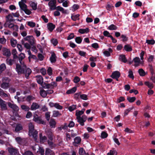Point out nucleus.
Returning a JSON list of instances; mask_svg holds the SVG:
<instances>
[{"label": "nucleus", "instance_id": "nucleus-1", "mask_svg": "<svg viewBox=\"0 0 155 155\" xmlns=\"http://www.w3.org/2000/svg\"><path fill=\"white\" fill-rule=\"evenodd\" d=\"M83 111L77 110L76 111V115L77 116V119L78 122L82 126L84 125V122L87 119V117L85 115H83L81 117V115L83 114Z\"/></svg>", "mask_w": 155, "mask_h": 155}, {"label": "nucleus", "instance_id": "nucleus-2", "mask_svg": "<svg viewBox=\"0 0 155 155\" xmlns=\"http://www.w3.org/2000/svg\"><path fill=\"white\" fill-rule=\"evenodd\" d=\"M21 41V44L25 48H36L35 40L33 37V38H31L28 41V42H25L23 40H22Z\"/></svg>", "mask_w": 155, "mask_h": 155}, {"label": "nucleus", "instance_id": "nucleus-3", "mask_svg": "<svg viewBox=\"0 0 155 155\" xmlns=\"http://www.w3.org/2000/svg\"><path fill=\"white\" fill-rule=\"evenodd\" d=\"M29 134L30 136H32L35 141L37 139L38 132L35 130L34 125L31 123H30L28 124Z\"/></svg>", "mask_w": 155, "mask_h": 155}, {"label": "nucleus", "instance_id": "nucleus-4", "mask_svg": "<svg viewBox=\"0 0 155 155\" xmlns=\"http://www.w3.org/2000/svg\"><path fill=\"white\" fill-rule=\"evenodd\" d=\"M26 69V67L25 64H17L16 65V70L18 74L25 73V71Z\"/></svg>", "mask_w": 155, "mask_h": 155}, {"label": "nucleus", "instance_id": "nucleus-5", "mask_svg": "<svg viewBox=\"0 0 155 155\" xmlns=\"http://www.w3.org/2000/svg\"><path fill=\"white\" fill-rule=\"evenodd\" d=\"M133 61L135 63L134 66L137 67L140 64L143 65V61L140 60L139 57H136L133 59Z\"/></svg>", "mask_w": 155, "mask_h": 155}, {"label": "nucleus", "instance_id": "nucleus-6", "mask_svg": "<svg viewBox=\"0 0 155 155\" xmlns=\"http://www.w3.org/2000/svg\"><path fill=\"white\" fill-rule=\"evenodd\" d=\"M33 120L35 122L39 124H45V122L40 117H38L37 115H35L34 116Z\"/></svg>", "mask_w": 155, "mask_h": 155}, {"label": "nucleus", "instance_id": "nucleus-7", "mask_svg": "<svg viewBox=\"0 0 155 155\" xmlns=\"http://www.w3.org/2000/svg\"><path fill=\"white\" fill-rule=\"evenodd\" d=\"M0 106L2 110H5L7 109V103L1 98H0Z\"/></svg>", "mask_w": 155, "mask_h": 155}, {"label": "nucleus", "instance_id": "nucleus-8", "mask_svg": "<svg viewBox=\"0 0 155 155\" xmlns=\"http://www.w3.org/2000/svg\"><path fill=\"white\" fill-rule=\"evenodd\" d=\"M7 104L8 107L14 110L18 111L19 110L18 107L16 104L12 103L10 102L7 103Z\"/></svg>", "mask_w": 155, "mask_h": 155}, {"label": "nucleus", "instance_id": "nucleus-9", "mask_svg": "<svg viewBox=\"0 0 155 155\" xmlns=\"http://www.w3.org/2000/svg\"><path fill=\"white\" fill-rule=\"evenodd\" d=\"M120 73L117 71H114L112 73L111 77L113 78H115L118 81V78L120 77Z\"/></svg>", "mask_w": 155, "mask_h": 155}, {"label": "nucleus", "instance_id": "nucleus-10", "mask_svg": "<svg viewBox=\"0 0 155 155\" xmlns=\"http://www.w3.org/2000/svg\"><path fill=\"white\" fill-rule=\"evenodd\" d=\"M6 22L9 23L15 20L13 19V16L11 14H9L6 16Z\"/></svg>", "mask_w": 155, "mask_h": 155}, {"label": "nucleus", "instance_id": "nucleus-11", "mask_svg": "<svg viewBox=\"0 0 155 155\" xmlns=\"http://www.w3.org/2000/svg\"><path fill=\"white\" fill-rule=\"evenodd\" d=\"M35 78L38 83L41 85L43 82V79L41 75H37L35 77Z\"/></svg>", "mask_w": 155, "mask_h": 155}, {"label": "nucleus", "instance_id": "nucleus-12", "mask_svg": "<svg viewBox=\"0 0 155 155\" xmlns=\"http://www.w3.org/2000/svg\"><path fill=\"white\" fill-rule=\"evenodd\" d=\"M48 29L50 32H52L55 27V25L52 23H49L47 24Z\"/></svg>", "mask_w": 155, "mask_h": 155}, {"label": "nucleus", "instance_id": "nucleus-13", "mask_svg": "<svg viewBox=\"0 0 155 155\" xmlns=\"http://www.w3.org/2000/svg\"><path fill=\"white\" fill-rule=\"evenodd\" d=\"M31 72V70L29 68H27L25 71V73H23L25 75V77L27 78H28L29 76L30 75Z\"/></svg>", "mask_w": 155, "mask_h": 155}, {"label": "nucleus", "instance_id": "nucleus-14", "mask_svg": "<svg viewBox=\"0 0 155 155\" xmlns=\"http://www.w3.org/2000/svg\"><path fill=\"white\" fill-rule=\"evenodd\" d=\"M81 141V139L80 137H76L74 139V142L73 143L74 145L76 146L77 144H79L80 143Z\"/></svg>", "mask_w": 155, "mask_h": 155}, {"label": "nucleus", "instance_id": "nucleus-15", "mask_svg": "<svg viewBox=\"0 0 155 155\" xmlns=\"http://www.w3.org/2000/svg\"><path fill=\"white\" fill-rule=\"evenodd\" d=\"M1 87L4 89H7L9 87V84L8 82H3L1 84Z\"/></svg>", "mask_w": 155, "mask_h": 155}, {"label": "nucleus", "instance_id": "nucleus-16", "mask_svg": "<svg viewBox=\"0 0 155 155\" xmlns=\"http://www.w3.org/2000/svg\"><path fill=\"white\" fill-rule=\"evenodd\" d=\"M39 107V105L36 103H33L31 107V110H35L38 108Z\"/></svg>", "mask_w": 155, "mask_h": 155}, {"label": "nucleus", "instance_id": "nucleus-17", "mask_svg": "<svg viewBox=\"0 0 155 155\" xmlns=\"http://www.w3.org/2000/svg\"><path fill=\"white\" fill-rule=\"evenodd\" d=\"M49 123L50 126L51 127L54 128L55 127L56 122L54 119H51Z\"/></svg>", "mask_w": 155, "mask_h": 155}, {"label": "nucleus", "instance_id": "nucleus-18", "mask_svg": "<svg viewBox=\"0 0 155 155\" xmlns=\"http://www.w3.org/2000/svg\"><path fill=\"white\" fill-rule=\"evenodd\" d=\"M50 61L51 63H54L56 61V55L54 53H52L51 57L50 58Z\"/></svg>", "mask_w": 155, "mask_h": 155}, {"label": "nucleus", "instance_id": "nucleus-19", "mask_svg": "<svg viewBox=\"0 0 155 155\" xmlns=\"http://www.w3.org/2000/svg\"><path fill=\"white\" fill-rule=\"evenodd\" d=\"M8 150L9 153L12 154H15L17 153V150L12 148H8Z\"/></svg>", "mask_w": 155, "mask_h": 155}, {"label": "nucleus", "instance_id": "nucleus-20", "mask_svg": "<svg viewBox=\"0 0 155 155\" xmlns=\"http://www.w3.org/2000/svg\"><path fill=\"white\" fill-rule=\"evenodd\" d=\"M89 31V29L88 28H86L85 29H80L78 30L79 33L83 34L87 33Z\"/></svg>", "mask_w": 155, "mask_h": 155}, {"label": "nucleus", "instance_id": "nucleus-21", "mask_svg": "<svg viewBox=\"0 0 155 155\" xmlns=\"http://www.w3.org/2000/svg\"><path fill=\"white\" fill-rule=\"evenodd\" d=\"M15 140L17 143L20 144H22L25 141V139L24 138H22L20 137H17L15 138Z\"/></svg>", "mask_w": 155, "mask_h": 155}, {"label": "nucleus", "instance_id": "nucleus-22", "mask_svg": "<svg viewBox=\"0 0 155 155\" xmlns=\"http://www.w3.org/2000/svg\"><path fill=\"white\" fill-rule=\"evenodd\" d=\"M25 54L23 53H21L19 56V60L20 64H24V62L22 61V60L25 58Z\"/></svg>", "mask_w": 155, "mask_h": 155}, {"label": "nucleus", "instance_id": "nucleus-23", "mask_svg": "<svg viewBox=\"0 0 155 155\" xmlns=\"http://www.w3.org/2000/svg\"><path fill=\"white\" fill-rule=\"evenodd\" d=\"M61 115V114L59 111L54 110L53 112L52 116L53 117H57L60 116Z\"/></svg>", "mask_w": 155, "mask_h": 155}, {"label": "nucleus", "instance_id": "nucleus-24", "mask_svg": "<svg viewBox=\"0 0 155 155\" xmlns=\"http://www.w3.org/2000/svg\"><path fill=\"white\" fill-rule=\"evenodd\" d=\"M3 54L7 57H9L11 55V52L8 49H5L3 51Z\"/></svg>", "mask_w": 155, "mask_h": 155}, {"label": "nucleus", "instance_id": "nucleus-25", "mask_svg": "<svg viewBox=\"0 0 155 155\" xmlns=\"http://www.w3.org/2000/svg\"><path fill=\"white\" fill-rule=\"evenodd\" d=\"M79 153L80 155H88L87 153L82 148H80L79 150Z\"/></svg>", "mask_w": 155, "mask_h": 155}, {"label": "nucleus", "instance_id": "nucleus-26", "mask_svg": "<svg viewBox=\"0 0 155 155\" xmlns=\"http://www.w3.org/2000/svg\"><path fill=\"white\" fill-rule=\"evenodd\" d=\"M117 28V26L114 24H111L108 27V29L110 30H116Z\"/></svg>", "mask_w": 155, "mask_h": 155}, {"label": "nucleus", "instance_id": "nucleus-27", "mask_svg": "<svg viewBox=\"0 0 155 155\" xmlns=\"http://www.w3.org/2000/svg\"><path fill=\"white\" fill-rule=\"evenodd\" d=\"M39 137L40 141L41 142H44L46 141L47 140V137L45 136H43L42 134L41 133L39 134Z\"/></svg>", "mask_w": 155, "mask_h": 155}, {"label": "nucleus", "instance_id": "nucleus-28", "mask_svg": "<svg viewBox=\"0 0 155 155\" xmlns=\"http://www.w3.org/2000/svg\"><path fill=\"white\" fill-rule=\"evenodd\" d=\"M30 6L33 10H35L37 8V3L34 2H31L30 4Z\"/></svg>", "mask_w": 155, "mask_h": 155}, {"label": "nucleus", "instance_id": "nucleus-29", "mask_svg": "<svg viewBox=\"0 0 155 155\" xmlns=\"http://www.w3.org/2000/svg\"><path fill=\"white\" fill-rule=\"evenodd\" d=\"M112 49H109V51H105L103 52V54L104 55L107 57H109L110 56V53L112 52Z\"/></svg>", "mask_w": 155, "mask_h": 155}, {"label": "nucleus", "instance_id": "nucleus-30", "mask_svg": "<svg viewBox=\"0 0 155 155\" xmlns=\"http://www.w3.org/2000/svg\"><path fill=\"white\" fill-rule=\"evenodd\" d=\"M76 87H74L72 88V89L68 90L67 91L66 93L68 94L74 93L76 91Z\"/></svg>", "mask_w": 155, "mask_h": 155}, {"label": "nucleus", "instance_id": "nucleus-31", "mask_svg": "<svg viewBox=\"0 0 155 155\" xmlns=\"http://www.w3.org/2000/svg\"><path fill=\"white\" fill-rule=\"evenodd\" d=\"M80 15L77 14L74 15H72L71 16V19L74 21H76L77 20H79V17Z\"/></svg>", "mask_w": 155, "mask_h": 155}, {"label": "nucleus", "instance_id": "nucleus-32", "mask_svg": "<svg viewBox=\"0 0 155 155\" xmlns=\"http://www.w3.org/2000/svg\"><path fill=\"white\" fill-rule=\"evenodd\" d=\"M41 86L42 87L45 89H51V88L50 84H47L45 83H43L41 84Z\"/></svg>", "mask_w": 155, "mask_h": 155}, {"label": "nucleus", "instance_id": "nucleus-33", "mask_svg": "<svg viewBox=\"0 0 155 155\" xmlns=\"http://www.w3.org/2000/svg\"><path fill=\"white\" fill-rule=\"evenodd\" d=\"M40 94L42 97H45L47 95V92L44 89H42L40 91Z\"/></svg>", "mask_w": 155, "mask_h": 155}, {"label": "nucleus", "instance_id": "nucleus-34", "mask_svg": "<svg viewBox=\"0 0 155 155\" xmlns=\"http://www.w3.org/2000/svg\"><path fill=\"white\" fill-rule=\"evenodd\" d=\"M117 154V153L116 150L114 149H113L110 150L109 152H108L107 155H116Z\"/></svg>", "mask_w": 155, "mask_h": 155}, {"label": "nucleus", "instance_id": "nucleus-35", "mask_svg": "<svg viewBox=\"0 0 155 155\" xmlns=\"http://www.w3.org/2000/svg\"><path fill=\"white\" fill-rule=\"evenodd\" d=\"M119 59L124 63H126L127 61L126 58L125 56L124 55H121L120 56Z\"/></svg>", "mask_w": 155, "mask_h": 155}, {"label": "nucleus", "instance_id": "nucleus-36", "mask_svg": "<svg viewBox=\"0 0 155 155\" xmlns=\"http://www.w3.org/2000/svg\"><path fill=\"white\" fill-rule=\"evenodd\" d=\"M128 77L131 78L132 79H134V76L133 75V73L131 69H129L128 71Z\"/></svg>", "mask_w": 155, "mask_h": 155}, {"label": "nucleus", "instance_id": "nucleus-37", "mask_svg": "<svg viewBox=\"0 0 155 155\" xmlns=\"http://www.w3.org/2000/svg\"><path fill=\"white\" fill-rule=\"evenodd\" d=\"M54 153L51 150L47 149L45 151V155H54Z\"/></svg>", "mask_w": 155, "mask_h": 155}, {"label": "nucleus", "instance_id": "nucleus-38", "mask_svg": "<svg viewBox=\"0 0 155 155\" xmlns=\"http://www.w3.org/2000/svg\"><path fill=\"white\" fill-rule=\"evenodd\" d=\"M19 5L21 9L23 11L27 8V5L25 3H22V4H19Z\"/></svg>", "mask_w": 155, "mask_h": 155}, {"label": "nucleus", "instance_id": "nucleus-39", "mask_svg": "<svg viewBox=\"0 0 155 155\" xmlns=\"http://www.w3.org/2000/svg\"><path fill=\"white\" fill-rule=\"evenodd\" d=\"M10 41L12 46L13 47H15L17 42L16 40H14L13 38H12L11 39Z\"/></svg>", "mask_w": 155, "mask_h": 155}, {"label": "nucleus", "instance_id": "nucleus-40", "mask_svg": "<svg viewBox=\"0 0 155 155\" xmlns=\"http://www.w3.org/2000/svg\"><path fill=\"white\" fill-rule=\"evenodd\" d=\"M22 129V126L20 124H17L15 128V131L16 132L21 130Z\"/></svg>", "mask_w": 155, "mask_h": 155}, {"label": "nucleus", "instance_id": "nucleus-41", "mask_svg": "<svg viewBox=\"0 0 155 155\" xmlns=\"http://www.w3.org/2000/svg\"><path fill=\"white\" fill-rule=\"evenodd\" d=\"M138 72L140 76H143L146 74L145 72L144 71L142 68L138 70Z\"/></svg>", "mask_w": 155, "mask_h": 155}, {"label": "nucleus", "instance_id": "nucleus-42", "mask_svg": "<svg viewBox=\"0 0 155 155\" xmlns=\"http://www.w3.org/2000/svg\"><path fill=\"white\" fill-rule=\"evenodd\" d=\"M82 40V38L80 37H76L75 38V42L78 44L81 43Z\"/></svg>", "mask_w": 155, "mask_h": 155}, {"label": "nucleus", "instance_id": "nucleus-43", "mask_svg": "<svg viewBox=\"0 0 155 155\" xmlns=\"http://www.w3.org/2000/svg\"><path fill=\"white\" fill-rule=\"evenodd\" d=\"M6 69L5 65L4 64H2L0 65V74Z\"/></svg>", "mask_w": 155, "mask_h": 155}, {"label": "nucleus", "instance_id": "nucleus-44", "mask_svg": "<svg viewBox=\"0 0 155 155\" xmlns=\"http://www.w3.org/2000/svg\"><path fill=\"white\" fill-rule=\"evenodd\" d=\"M21 109L25 111H28L30 109V108L28 106L25 105H22L21 106Z\"/></svg>", "mask_w": 155, "mask_h": 155}, {"label": "nucleus", "instance_id": "nucleus-45", "mask_svg": "<svg viewBox=\"0 0 155 155\" xmlns=\"http://www.w3.org/2000/svg\"><path fill=\"white\" fill-rule=\"evenodd\" d=\"M56 9L58 11H59L61 12L62 13H66L65 11H64V8L60 6H58L57 7H56Z\"/></svg>", "mask_w": 155, "mask_h": 155}, {"label": "nucleus", "instance_id": "nucleus-46", "mask_svg": "<svg viewBox=\"0 0 155 155\" xmlns=\"http://www.w3.org/2000/svg\"><path fill=\"white\" fill-rule=\"evenodd\" d=\"M56 0H51L48 2V5L49 6L56 5Z\"/></svg>", "mask_w": 155, "mask_h": 155}, {"label": "nucleus", "instance_id": "nucleus-47", "mask_svg": "<svg viewBox=\"0 0 155 155\" xmlns=\"http://www.w3.org/2000/svg\"><path fill=\"white\" fill-rule=\"evenodd\" d=\"M145 84L149 88L151 89L153 87V84L152 83L149 82H145Z\"/></svg>", "mask_w": 155, "mask_h": 155}, {"label": "nucleus", "instance_id": "nucleus-48", "mask_svg": "<svg viewBox=\"0 0 155 155\" xmlns=\"http://www.w3.org/2000/svg\"><path fill=\"white\" fill-rule=\"evenodd\" d=\"M6 62L7 64L9 65H12L14 63V61L13 60L8 58L6 60Z\"/></svg>", "mask_w": 155, "mask_h": 155}, {"label": "nucleus", "instance_id": "nucleus-49", "mask_svg": "<svg viewBox=\"0 0 155 155\" xmlns=\"http://www.w3.org/2000/svg\"><path fill=\"white\" fill-rule=\"evenodd\" d=\"M146 43L149 45H153L155 43V41L153 39L147 40Z\"/></svg>", "mask_w": 155, "mask_h": 155}, {"label": "nucleus", "instance_id": "nucleus-50", "mask_svg": "<svg viewBox=\"0 0 155 155\" xmlns=\"http://www.w3.org/2000/svg\"><path fill=\"white\" fill-rule=\"evenodd\" d=\"M35 97L34 96L29 95L26 98V100L28 101H30L35 99Z\"/></svg>", "mask_w": 155, "mask_h": 155}, {"label": "nucleus", "instance_id": "nucleus-51", "mask_svg": "<svg viewBox=\"0 0 155 155\" xmlns=\"http://www.w3.org/2000/svg\"><path fill=\"white\" fill-rule=\"evenodd\" d=\"M72 10L73 11H74L78 9L79 8V6L77 4H74L72 7Z\"/></svg>", "mask_w": 155, "mask_h": 155}, {"label": "nucleus", "instance_id": "nucleus-52", "mask_svg": "<svg viewBox=\"0 0 155 155\" xmlns=\"http://www.w3.org/2000/svg\"><path fill=\"white\" fill-rule=\"evenodd\" d=\"M17 51L15 49H13L12 51V54L13 55V58L14 59L18 58V56L16 55Z\"/></svg>", "mask_w": 155, "mask_h": 155}, {"label": "nucleus", "instance_id": "nucleus-53", "mask_svg": "<svg viewBox=\"0 0 155 155\" xmlns=\"http://www.w3.org/2000/svg\"><path fill=\"white\" fill-rule=\"evenodd\" d=\"M121 38H122V41L123 42H125L128 40V38L124 35H122Z\"/></svg>", "mask_w": 155, "mask_h": 155}, {"label": "nucleus", "instance_id": "nucleus-54", "mask_svg": "<svg viewBox=\"0 0 155 155\" xmlns=\"http://www.w3.org/2000/svg\"><path fill=\"white\" fill-rule=\"evenodd\" d=\"M76 108V106L75 105H72L71 106L68 107V109L70 111H72Z\"/></svg>", "mask_w": 155, "mask_h": 155}, {"label": "nucleus", "instance_id": "nucleus-55", "mask_svg": "<svg viewBox=\"0 0 155 155\" xmlns=\"http://www.w3.org/2000/svg\"><path fill=\"white\" fill-rule=\"evenodd\" d=\"M135 97H128L127 98V100L130 102H133L136 100Z\"/></svg>", "mask_w": 155, "mask_h": 155}, {"label": "nucleus", "instance_id": "nucleus-56", "mask_svg": "<svg viewBox=\"0 0 155 155\" xmlns=\"http://www.w3.org/2000/svg\"><path fill=\"white\" fill-rule=\"evenodd\" d=\"M80 97L82 99L84 100H87L88 99L87 96L84 94H81Z\"/></svg>", "mask_w": 155, "mask_h": 155}, {"label": "nucleus", "instance_id": "nucleus-57", "mask_svg": "<svg viewBox=\"0 0 155 155\" xmlns=\"http://www.w3.org/2000/svg\"><path fill=\"white\" fill-rule=\"evenodd\" d=\"M27 25L28 26L32 27H34L35 26V23L32 21H28Z\"/></svg>", "mask_w": 155, "mask_h": 155}, {"label": "nucleus", "instance_id": "nucleus-58", "mask_svg": "<svg viewBox=\"0 0 155 155\" xmlns=\"http://www.w3.org/2000/svg\"><path fill=\"white\" fill-rule=\"evenodd\" d=\"M51 43L54 46H56L58 43V41L57 40L54 38L52 39L51 40Z\"/></svg>", "mask_w": 155, "mask_h": 155}, {"label": "nucleus", "instance_id": "nucleus-59", "mask_svg": "<svg viewBox=\"0 0 155 155\" xmlns=\"http://www.w3.org/2000/svg\"><path fill=\"white\" fill-rule=\"evenodd\" d=\"M107 134L105 132H103L101 133V137L103 138H104L107 137Z\"/></svg>", "mask_w": 155, "mask_h": 155}, {"label": "nucleus", "instance_id": "nucleus-60", "mask_svg": "<svg viewBox=\"0 0 155 155\" xmlns=\"http://www.w3.org/2000/svg\"><path fill=\"white\" fill-rule=\"evenodd\" d=\"M54 107L57 109L59 110H61L63 108V107L61 106L58 103H55Z\"/></svg>", "mask_w": 155, "mask_h": 155}, {"label": "nucleus", "instance_id": "nucleus-61", "mask_svg": "<svg viewBox=\"0 0 155 155\" xmlns=\"http://www.w3.org/2000/svg\"><path fill=\"white\" fill-rule=\"evenodd\" d=\"M124 131L127 133L130 134L133 133L134 131L128 128H126L124 130Z\"/></svg>", "mask_w": 155, "mask_h": 155}, {"label": "nucleus", "instance_id": "nucleus-62", "mask_svg": "<svg viewBox=\"0 0 155 155\" xmlns=\"http://www.w3.org/2000/svg\"><path fill=\"white\" fill-rule=\"evenodd\" d=\"M68 127V124L66 123H65L64 125L61 126L60 127V129L61 130L62 129H67Z\"/></svg>", "mask_w": 155, "mask_h": 155}, {"label": "nucleus", "instance_id": "nucleus-63", "mask_svg": "<svg viewBox=\"0 0 155 155\" xmlns=\"http://www.w3.org/2000/svg\"><path fill=\"white\" fill-rule=\"evenodd\" d=\"M74 37V33H71L67 37V40H70L73 38Z\"/></svg>", "mask_w": 155, "mask_h": 155}, {"label": "nucleus", "instance_id": "nucleus-64", "mask_svg": "<svg viewBox=\"0 0 155 155\" xmlns=\"http://www.w3.org/2000/svg\"><path fill=\"white\" fill-rule=\"evenodd\" d=\"M47 72L49 76H51L52 74V69L51 67L48 68L47 70Z\"/></svg>", "mask_w": 155, "mask_h": 155}]
</instances>
